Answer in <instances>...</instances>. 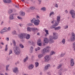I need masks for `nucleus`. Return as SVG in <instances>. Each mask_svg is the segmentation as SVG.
<instances>
[{
  "mask_svg": "<svg viewBox=\"0 0 75 75\" xmlns=\"http://www.w3.org/2000/svg\"><path fill=\"white\" fill-rule=\"evenodd\" d=\"M53 37L50 36H49V42L50 44H52V43H54V40H53V39L54 40H56L58 38V34L55 33H53Z\"/></svg>",
  "mask_w": 75,
  "mask_h": 75,
  "instance_id": "obj_1",
  "label": "nucleus"
},
{
  "mask_svg": "<svg viewBox=\"0 0 75 75\" xmlns=\"http://www.w3.org/2000/svg\"><path fill=\"white\" fill-rule=\"evenodd\" d=\"M12 42L14 46V47L13 48V50L15 53L16 55H18L19 54V48L18 46H16V41H15V40H13Z\"/></svg>",
  "mask_w": 75,
  "mask_h": 75,
  "instance_id": "obj_2",
  "label": "nucleus"
},
{
  "mask_svg": "<svg viewBox=\"0 0 75 75\" xmlns=\"http://www.w3.org/2000/svg\"><path fill=\"white\" fill-rule=\"evenodd\" d=\"M50 47L49 46H47L45 48H44L42 51V54H45L47 52H48L50 51Z\"/></svg>",
  "mask_w": 75,
  "mask_h": 75,
  "instance_id": "obj_3",
  "label": "nucleus"
},
{
  "mask_svg": "<svg viewBox=\"0 0 75 75\" xmlns=\"http://www.w3.org/2000/svg\"><path fill=\"white\" fill-rule=\"evenodd\" d=\"M26 35V33H21L19 35V38L21 39H24L25 38Z\"/></svg>",
  "mask_w": 75,
  "mask_h": 75,
  "instance_id": "obj_4",
  "label": "nucleus"
},
{
  "mask_svg": "<svg viewBox=\"0 0 75 75\" xmlns=\"http://www.w3.org/2000/svg\"><path fill=\"white\" fill-rule=\"evenodd\" d=\"M70 14L71 15V17L73 18H75V12L74 10H71L70 11Z\"/></svg>",
  "mask_w": 75,
  "mask_h": 75,
  "instance_id": "obj_5",
  "label": "nucleus"
},
{
  "mask_svg": "<svg viewBox=\"0 0 75 75\" xmlns=\"http://www.w3.org/2000/svg\"><path fill=\"white\" fill-rule=\"evenodd\" d=\"M45 61V62H48L50 59V56L48 55H47L45 56L44 57Z\"/></svg>",
  "mask_w": 75,
  "mask_h": 75,
  "instance_id": "obj_6",
  "label": "nucleus"
},
{
  "mask_svg": "<svg viewBox=\"0 0 75 75\" xmlns=\"http://www.w3.org/2000/svg\"><path fill=\"white\" fill-rule=\"evenodd\" d=\"M8 31V30H7V28H5L0 31V33L2 34H3L4 33H5V32H7Z\"/></svg>",
  "mask_w": 75,
  "mask_h": 75,
  "instance_id": "obj_7",
  "label": "nucleus"
},
{
  "mask_svg": "<svg viewBox=\"0 0 75 75\" xmlns=\"http://www.w3.org/2000/svg\"><path fill=\"white\" fill-rule=\"evenodd\" d=\"M40 23V21L39 19H37L35 21V23H34V24L35 25H39Z\"/></svg>",
  "mask_w": 75,
  "mask_h": 75,
  "instance_id": "obj_8",
  "label": "nucleus"
},
{
  "mask_svg": "<svg viewBox=\"0 0 75 75\" xmlns=\"http://www.w3.org/2000/svg\"><path fill=\"white\" fill-rule=\"evenodd\" d=\"M50 64H48L46 66H45L44 68V70L45 71V70H47L48 69L49 67H50Z\"/></svg>",
  "mask_w": 75,
  "mask_h": 75,
  "instance_id": "obj_9",
  "label": "nucleus"
},
{
  "mask_svg": "<svg viewBox=\"0 0 75 75\" xmlns=\"http://www.w3.org/2000/svg\"><path fill=\"white\" fill-rule=\"evenodd\" d=\"M13 72L16 73V74H17V73H18V69L17 67L13 69Z\"/></svg>",
  "mask_w": 75,
  "mask_h": 75,
  "instance_id": "obj_10",
  "label": "nucleus"
},
{
  "mask_svg": "<svg viewBox=\"0 0 75 75\" xmlns=\"http://www.w3.org/2000/svg\"><path fill=\"white\" fill-rule=\"evenodd\" d=\"M71 65V67H73L74 65V59H72L70 61Z\"/></svg>",
  "mask_w": 75,
  "mask_h": 75,
  "instance_id": "obj_11",
  "label": "nucleus"
},
{
  "mask_svg": "<svg viewBox=\"0 0 75 75\" xmlns=\"http://www.w3.org/2000/svg\"><path fill=\"white\" fill-rule=\"evenodd\" d=\"M61 18V16H58L57 17V22H58V23H59L60 22V18Z\"/></svg>",
  "mask_w": 75,
  "mask_h": 75,
  "instance_id": "obj_12",
  "label": "nucleus"
},
{
  "mask_svg": "<svg viewBox=\"0 0 75 75\" xmlns=\"http://www.w3.org/2000/svg\"><path fill=\"white\" fill-rule=\"evenodd\" d=\"M20 15L22 16H25V12H23L22 11H21L20 12Z\"/></svg>",
  "mask_w": 75,
  "mask_h": 75,
  "instance_id": "obj_13",
  "label": "nucleus"
},
{
  "mask_svg": "<svg viewBox=\"0 0 75 75\" xmlns=\"http://www.w3.org/2000/svg\"><path fill=\"white\" fill-rule=\"evenodd\" d=\"M45 43H48V39L47 38H45L44 40Z\"/></svg>",
  "mask_w": 75,
  "mask_h": 75,
  "instance_id": "obj_14",
  "label": "nucleus"
},
{
  "mask_svg": "<svg viewBox=\"0 0 75 75\" xmlns=\"http://www.w3.org/2000/svg\"><path fill=\"white\" fill-rule=\"evenodd\" d=\"M33 68H34V66L32 64L30 65L28 67V68L30 69H33Z\"/></svg>",
  "mask_w": 75,
  "mask_h": 75,
  "instance_id": "obj_15",
  "label": "nucleus"
},
{
  "mask_svg": "<svg viewBox=\"0 0 75 75\" xmlns=\"http://www.w3.org/2000/svg\"><path fill=\"white\" fill-rule=\"evenodd\" d=\"M32 30L33 32H35L36 30L38 31V29H37V28H32Z\"/></svg>",
  "mask_w": 75,
  "mask_h": 75,
  "instance_id": "obj_16",
  "label": "nucleus"
},
{
  "mask_svg": "<svg viewBox=\"0 0 75 75\" xmlns=\"http://www.w3.org/2000/svg\"><path fill=\"white\" fill-rule=\"evenodd\" d=\"M28 59V57L27 56L23 60V62H25L27 61Z\"/></svg>",
  "mask_w": 75,
  "mask_h": 75,
  "instance_id": "obj_17",
  "label": "nucleus"
},
{
  "mask_svg": "<svg viewBox=\"0 0 75 75\" xmlns=\"http://www.w3.org/2000/svg\"><path fill=\"white\" fill-rule=\"evenodd\" d=\"M61 26H58L57 27L55 28H54L55 30H60L61 29Z\"/></svg>",
  "mask_w": 75,
  "mask_h": 75,
  "instance_id": "obj_18",
  "label": "nucleus"
},
{
  "mask_svg": "<svg viewBox=\"0 0 75 75\" xmlns=\"http://www.w3.org/2000/svg\"><path fill=\"white\" fill-rule=\"evenodd\" d=\"M72 47L74 50L75 51V42L73 43Z\"/></svg>",
  "mask_w": 75,
  "mask_h": 75,
  "instance_id": "obj_19",
  "label": "nucleus"
},
{
  "mask_svg": "<svg viewBox=\"0 0 75 75\" xmlns=\"http://www.w3.org/2000/svg\"><path fill=\"white\" fill-rule=\"evenodd\" d=\"M75 37L71 36V38H70V40L71 41H75Z\"/></svg>",
  "mask_w": 75,
  "mask_h": 75,
  "instance_id": "obj_20",
  "label": "nucleus"
},
{
  "mask_svg": "<svg viewBox=\"0 0 75 75\" xmlns=\"http://www.w3.org/2000/svg\"><path fill=\"white\" fill-rule=\"evenodd\" d=\"M36 20V19H35V18H34L32 20H31V22L32 23H34Z\"/></svg>",
  "mask_w": 75,
  "mask_h": 75,
  "instance_id": "obj_21",
  "label": "nucleus"
},
{
  "mask_svg": "<svg viewBox=\"0 0 75 75\" xmlns=\"http://www.w3.org/2000/svg\"><path fill=\"white\" fill-rule=\"evenodd\" d=\"M27 30L29 32H30L31 31V30H32V28L30 27H28L27 28Z\"/></svg>",
  "mask_w": 75,
  "mask_h": 75,
  "instance_id": "obj_22",
  "label": "nucleus"
},
{
  "mask_svg": "<svg viewBox=\"0 0 75 75\" xmlns=\"http://www.w3.org/2000/svg\"><path fill=\"white\" fill-rule=\"evenodd\" d=\"M26 38L27 40H28L30 38V35L28 34L25 37Z\"/></svg>",
  "mask_w": 75,
  "mask_h": 75,
  "instance_id": "obj_23",
  "label": "nucleus"
},
{
  "mask_svg": "<svg viewBox=\"0 0 75 75\" xmlns=\"http://www.w3.org/2000/svg\"><path fill=\"white\" fill-rule=\"evenodd\" d=\"M43 57V54H40L38 56L39 58H41Z\"/></svg>",
  "mask_w": 75,
  "mask_h": 75,
  "instance_id": "obj_24",
  "label": "nucleus"
},
{
  "mask_svg": "<svg viewBox=\"0 0 75 75\" xmlns=\"http://www.w3.org/2000/svg\"><path fill=\"white\" fill-rule=\"evenodd\" d=\"M13 15H11L9 16V19H10V20H13V18H14V17H13Z\"/></svg>",
  "mask_w": 75,
  "mask_h": 75,
  "instance_id": "obj_25",
  "label": "nucleus"
},
{
  "mask_svg": "<svg viewBox=\"0 0 75 75\" xmlns=\"http://www.w3.org/2000/svg\"><path fill=\"white\" fill-rule=\"evenodd\" d=\"M55 54V52L54 51H52L50 53V55H52Z\"/></svg>",
  "mask_w": 75,
  "mask_h": 75,
  "instance_id": "obj_26",
  "label": "nucleus"
},
{
  "mask_svg": "<svg viewBox=\"0 0 75 75\" xmlns=\"http://www.w3.org/2000/svg\"><path fill=\"white\" fill-rule=\"evenodd\" d=\"M41 49V48L40 47H38L37 48H35V51H39Z\"/></svg>",
  "mask_w": 75,
  "mask_h": 75,
  "instance_id": "obj_27",
  "label": "nucleus"
},
{
  "mask_svg": "<svg viewBox=\"0 0 75 75\" xmlns=\"http://www.w3.org/2000/svg\"><path fill=\"white\" fill-rule=\"evenodd\" d=\"M41 43V40L40 39H38V41L37 42V44H38L39 43Z\"/></svg>",
  "mask_w": 75,
  "mask_h": 75,
  "instance_id": "obj_28",
  "label": "nucleus"
},
{
  "mask_svg": "<svg viewBox=\"0 0 75 75\" xmlns=\"http://www.w3.org/2000/svg\"><path fill=\"white\" fill-rule=\"evenodd\" d=\"M62 42L63 44H65V40L64 39H63L62 41Z\"/></svg>",
  "mask_w": 75,
  "mask_h": 75,
  "instance_id": "obj_29",
  "label": "nucleus"
},
{
  "mask_svg": "<svg viewBox=\"0 0 75 75\" xmlns=\"http://www.w3.org/2000/svg\"><path fill=\"white\" fill-rule=\"evenodd\" d=\"M53 14L54 15V12L53 11L52 12L50 13L49 16L51 17V16H52V15Z\"/></svg>",
  "mask_w": 75,
  "mask_h": 75,
  "instance_id": "obj_30",
  "label": "nucleus"
},
{
  "mask_svg": "<svg viewBox=\"0 0 75 75\" xmlns=\"http://www.w3.org/2000/svg\"><path fill=\"white\" fill-rule=\"evenodd\" d=\"M59 23H58V22H57V23L55 22V23L54 24V25L55 26V27H57V26L58 25V24H59Z\"/></svg>",
  "mask_w": 75,
  "mask_h": 75,
  "instance_id": "obj_31",
  "label": "nucleus"
},
{
  "mask_svg": "<svg viewBox=\"0 0 75 75\" xmlns=\"http://www.w3.org/2000/svg\"><path fill=\"white\" fill-rule=\"evenodd\" d=\"M45 31L46 33V34H47V35H49V33H48L49 31H48V30H45Z\"/></svg>",
  "mask_w": 75,
  "mask_h": 75,
  "instance_id": "obj_32",
  "label": "nucleus"
},
{
  "mask_svg": "<svg viewBox=\"0 0 75 75\" xmlns=\"http://www.w3.org/2000/svg\"><path fill=\"white\" fill-rule=\"evenodd\" d=\"M62 71H61V70H60L59 72L58 73V74L59 75H62Z\"/></svg>",
  "mask_w": 75,
  "mask_h": 75,
  "instance_id": "obj_33",
  "label": "nucleus"
},
{
  "mask_svg": "<svg viewBox=\"0 0 75 75\" xmlns=\"http://www.w3.org/2000/svg\"><path fill=\"white\" fill-rule=\"evenodd\" d=\"M71 37H75V33L73 32H72L71 33Z\"/></svg>",
  "mask_w": 75,
  "mask_h": 75,
  "instance_id": "obj_34",
  "label": "nucleus"
},
{
  "mask_svg": "<svg viewBox=\"0 0 75 75\" xmlns=\"http://www.w3.org/2000/svg\"><path fill=\"white\" fill-rule=\"evenodd\" d=\"M19 45L20 48H24V47L23 45L21 44H20Z\"/></svg>",
  "mask_w": 75,
  "mask_h": 75,
  "instance_id": "obj_35",
  "label": "nucleus"
},
{
  "mask_svg": "<svg viewBox=\"0 0 75 75\" xmlns=\"http://www.w3.org/2000/svg\"><path fill=\"white\" fill-rule=\"evenodd\" d=\"M38 65H39V63L38 62H36L35 63V65L36 67H38Z\"/></svg>",
  "mask_w": 75,
  "mask_h": 75,
  "instance_id": "obj_36",
  "label": "nucleus"
},
{
  "mask_svg": "<svg viewBox=\"0 0 75 75\" xmlns=\"http://www.w3.org/2000/svg\"><path fill=\"white\" fill-rule=\"evenodd\" d=\"M13 12V10L12 9H10L8 11V13L9 14H10V13H11Z\"/></svg>",
  "mask_w": 75,
  "mask_h": 75,
  "instance_id": "obj_37",
  "label": "nucleus"
},
{
  "mask_svg": "<svg viewBox=\"0 0 75 75\" xmlns=\"http://www.w3.org/2000/svg\"><path fill=\"white\" fill-rule=\"evenodd\" d=\"M65 54H66L65 53H63V54H62L60 55L61 57H64V55H65Z\"/></svg>",
  "mask_w": 75,
  "mask_h": 75,
  "instance_id": "obj_38",
  "label": "nucleus"
},
{
  "mask_svg": "<svg viewBox=\"0 0 75 75\" xmlns=\"http://www.w3.org/2000/svg\"><path fill=\"white\" fill-rule=\"evenodd\" d=\"M8 50V47H7V45H6V47L5 49V51H7V50Z\"/></svg>",
  "mask_w": 75,
  "mask_h": 75,
  "instance_id": "obj_39",
  "label": "nucleus"
},
{
  "mask_svg": "<svg viewBox=\"0 0 75 75\" xmlns=\"http://www.w3.org/2000/svg\"><path fill=\"white\" fill-rule=\"evenodd\" d=\"M6 1H7V3H11V0H6Z\"/></svg>",
  "mask_w": 75,
  "mask_h": 75,
  "instance_id": "obj_40",
  "label": "nucleus"
},
{
  "mask_svg": "<svg viewBox=\"0 0 75 75\" xmlns=\"http://www.w3.org/2000/svg\"><path fill=\"white\" fill-rule=\"evenodd\" d=\"M30 9L31 10H34L35 9V7L34 6H31L30 7Z\"/></svg>",
  "mask_w": 75,
  "mask_h": 75,
  "instance_id": "obj_41",
  "label": "nucleus"
},
{
  "mask_svg": "<svg viewBox=\"0 0 75 75\" xmlns=\"http://www.w3.org/2000/svg\"><path fill=\"white\" fill-rule=\"evenodd\" d=\"M9 67V65H8L7 66H6V71H8V68Z\"/></svg>",
  "mask_w": 75,
  "mask_h": 75,
  "instance_id": "obj_42",
  "label": "nucleus"
},
{
  "mask_svg": "<svg viewBox=\"0 0 75 75\" xmlns=\"http://www.w3.org/2000/svg\"><path fill=\"white\" fill-rule=\"evenodd\" d=\"M61 67H62V64H59V66L57 67V69H59Z\"/></svg>",
  "mask_w": 75,
  "mask_h": 75,
  "instance_id": "obj_43",
  "label": "nucleus"
},
{
  "mask_svg": "<svg viewBox=\"0 0 75 75\" xmlns=\"http://www.w3.org/2000/svg\"><path fill=\"white\" fill-rule=\"evenodd\" d=\"M12 34L13 35L16 34V31L15 30L13 31V32H12Z\"/></svg>",
  "mask_w": 75,
  "mask_h": 75,
  "instance_id": "obj_44",
  "label": "nucleus"
},
{
  "mask_svg": "<svg viewBox=\"0 0 75 75\" xmlns=\"http://www.w3.org/2000/svg\"><path fill=\"white\" fill-rule=\"evenodd\" d=\"M55 26H54V25H52V26H51L50 27V28H52H52H55Z\"/></svg>",
  "mask_w": 75,
  "mask_h": 75,
  "instance_id": "obj_45",
  "label": "nucleus"
},
{
  "mask_svg": "<svg viewBox=\"0 0 75 75\" xmlns=\"http://www.w3.org/2000/svg\"><path fill=\"white\" fill-rule=\"evenodd\" d=\"M12 50H9V55H10V54H12Z\"/></svg>",
  "mask_w": 75,
  "mask_h": 75,
  "instance_id": "obj_46",
  "label": "nucleus"
},
{
  "mask_svg": "<svg viewBox=\"0 0 75 75\" xmlns=\"http://www.w3.org/2000/svg\"><path fill=\"white\" fill-rule=\"evenodd\" d=\"M42 10H43V11H46V9L45 8H41Z\"/></svg>",
  "mask_w": 75,
  "mask_h": 75,
  "instance_id": "obj_47",
  "label": "nucleus"
},
{
  "mask_svg": "<svg viewBox=\"0 0 75 75\" xmlns=\"http://www.w3.org/2000/svg\"><path fill=\"white\" fill-rule=\"evenodd\" d=\"M33 52V49H30V52L32 53Z\"/></svg>",
  "mask_w": 75,
  "mask_h": 75,
  "instance_id": "obj_48",
  "label": "nucleus"
},
{
  "mask_svg": "<svg viewBox=\"0 0 75 75\" xmlns=\"http://www.w3.org/2000/svg\"><path fill=\"white\" fill-rule=\"evenodd\" d=\"M55 20H53V21H52L51 22V23H52V24H54V23H55Z\"/></svg>",
  "mask_w": 75,
  "mask_h": 75,
  "instance_id": "obj_49",
  "label": "nucleus"
},
{
  "mask_svg": "<svg viewBox=\"0 0 75 75\" xmlns=\"http://www.w3.org/2000/svg\"><path fill=\"white\" fill-rule=\"evenodd\" d=\"M68 28V25H66L64 27V29H66Z\"/></svg>",
  "mask_w": 75,
  "mask_h": 75,
  "instance_id": "obj_50",
  "label": "nucleus"
},
{
  "mask_svg": "<svg viewBox=\"0 0 75 75\" xmlns=\"http://www.w3.org/2000/svg\"><path fill=\"white\" fill-rule=\"evenodd\" d=\"M37 45H39V46H41V43H37Z\"/></svg>",
  "mask_w": 75,
  "mask_h": 75,
  "instance_id": "obj_51",
  "label": "nucleus"
},
{
  "mask_svg": "<svg viewBox=\"0 0 75 75\" xmlns=\"http://www.w3.org/2000/svg\"><path fill=\"white\" fill-rule=\"evenodd\" d=\"M3 1L5 3H7V0H3Z\"/></svg>",
  "mask_w": 75,
  "mask_h": 75,
  "instance_id": "obj_52",
  "label": "nucleus"
},
{
  "mask_svg": "<svg viewBox=\"0 0 75 75\" xmlns=\"http://www.w3.org/2000/svg\"><path fill=\"white\" fill-rule=\"evenodd\" d=\"M11 28L10 27H9L7 29L8 31H10Z\"/></svg>",
  "mask_w": 75,
  "mask_h": 75,
  "instance_id": "obj_53",
  "label": "nucleus"
},
{
  "mask_svg": "<svg viewBox=\"0 0 75 75\" xmlns=\"http://www.w3.org/2000/svg\"><path fill=\"white\" fill-rule=\"evenodd\" d=\"M36 19H40V17L38 16H37L36 17Z\"/></svg>",
  "mask_w": 75,
  "mask_h": 75,
  "instance_id": "obj_54",
  "label": "nucleus"
},
{
  "mask_svg": "<svg viewBox=\"0 0 75 75\" xmlns=\"http://www.w3.org/2000/svg\"><path fill=\"white\" fill-rule=\"evenodd\" d=\"M55 6L56 7L58 8V5L57 4H56V5H55Z\"/></svg>",
  "mask_w": 75,
  "mask_h": 75,
  "instance_id": "obj_55",
  "label": "nucleus"
},
{
  "mask_svg": "<svg viewBox=\"0 0 75 75\" xmlns=\"http://www.w3.org/2000/svg\"><path fill=\"white\" fill-rule=\"evenodd\" d=\"M28 25H29V26L30 25H33V24H31V23H28Z\"/></svg>",
  "mask_w": 75,
  "mask_h": 75,
  "instance_id": "obj_56",
  "label": "nucleus"
},
{
  "mask_svg": "<svg viewBox=\"0 0 75 75\" xmlns=\"http://www.w3.org/2000/svg\"><path fill=\"white\" fill-rule=\"evenodd\" d=\"M22 19H23L22 18H21V17H19V19L20 20H21V21H22Z\"/></svg>",
  "mask_w": 75,
  "mask_h": 75,
  "instance_id": "obj_57",
  "label": "nucleus"
},
{
  "mask_svg": "<svg viewBox=\"0 0 75 75\" xmlns=\"http://www.w3.org/2000/svg\"><path fill=\"white\" fill-rule=\"evenodd\" d=\"M65 12L67 14V13H68V11H67V10H66L65 11Z\"/></svg>",
  "mask_w": 75,
  "mask_h": 75,
  "instance_id": "obj_58",
  "label": "nucleus"
},
{
  "mask_svg": "<svg viewBox=\"0 0 75 75\" xmlns=\"http://www.w3.org/2000/svg\"><path fill=\"white\" fill-rule=\"evenodd\" d=\"M47 74H48L49 75H51L50 72H48Z\"/></svg>",
  "mask_w": 75,
  "mask_h": 75,
  "instance_id": "obj_59",
  "label": "nucleus"
},
{
  "mask_svg": "<svg viewBox=\"0 0 75 75\" xmlns=\"http://www.w3.org/2000/svg\"><path fill=\"white\" fill-rule=\"evenodd\" d=\"M6 40H7V41H9V38H7L6 39Z\"/></svg>",
  "mask_w": 75,
  "mask_h": 75,
  "instance_id": "obj_60",
  "label": "nucleus"
},
{
  "mask_svg": "<svg viewBox=\"0 0 75 75\" xmlns=\"http://www.w3.org/2000/svg\"><path fill=\"white\" fill-rule=\"evenodd\" d=\"M37 35H40V33H37Z\"/></svg>",
  "mask_w": 75,
  "mask_h": 75,
  "instance_id": "obj_61",
  "label": "nucleus"
},
{
  "mask_svg": "<svg viewBox=\"0 0 75 75\" xmlns=\"http://www.w3.org/2000/svg\"><path fill=\"white\" fill-rule=\"evenodd\" d=\"M38 1H39V2H41V0H38Z\"/></svg>",
  "mask_w": 75,
  "mask_h": 75,
  "instance_id": "obj_62",
  "label": "nucleus"
},
{
  "mask_svg": "<svg viewBox=\"0 0 75 75\" xmlns=\"http://www.w3.org/2000/svg\"><path fill=\"white\" fill-rule=\"evenodd\" d=\"M1 44H2V45H4V43H3V42H1Z\"/></svg>",
  "mask_w": 75,
  "mask_h": 75,
  "instance_id": "obj_63",
  "label": "nucleus"
},
{
  "mask_svg": "<svg viewBox=\"0 0 75 75\" xmlns=\"http://www.w3.org/2000/svg\"><path fill=\"white\" fill-rule=\"evenodd\" d=\"M23 75H28V74H23Z\"/></svg>",
  "mask_w": 75,
  "mask_h": 75,
  "instance_id": "obj_64",
  "label": "nucleus"
}]
</instances>
